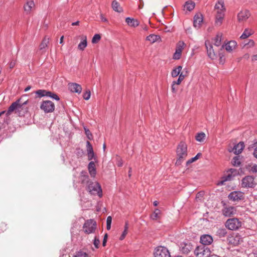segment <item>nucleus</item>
Here are the masks:
<instances>
[{
	"label": "nucleus",
	"mask_w": 257,
	"mask_h": 257,
	"mask_svg": "<svg viewBox=\"0 0 257 257\" xmlns=\"http://www.w3.org/2000/svg\"><path fill=\"white\" fill-rule=\"evenodd\" d=\"M177 160L176 164L180 165L182 162L185 160L187 156V145L184 142H180L178 145L177 150Z\"/></svg>",
	"instance_id": "f257e3e1"
},
{
	"label": "nucleus",
	"mask_w": 257,
	"mask_h": 257,
	"mask_svg": "<svg viewBox=\"0 0 257 257\" xmlns=\"http://www.w3.org/2000/svg\"><path fill=\"white\" fill-rule=\"evenodd\" d=\"M27 100H24L23 97H22L16 101L13 102L9 107L8 111H7V115H9L11 114L12 112L17 111H19L22 109V107L27 104L28 103Z\"/></svg>",
	"instance_id": "f03ea898"
},
{
	"label": "nucleus",
	"mask_w": 257,
	"mask_h": 257,
	"mask_svg": "<svg viewBox=\"0 0 257 257\" xmlns=\"http://www.w3.org/2000/svg\"><path fill=\"white\" fill-rule=\"evenodd\" d=\"M194 254L197 257H209L210 250L206 246L201 245L196 248Z\"/></svg>",
	"instance_id": "7ed1b4c3"
},
{
	"label": "nucleus",
	"mask_w": 257,
	"mask_h": 257,
	"mask_svg": "<svg viewBox=\"0 0 257 257\" xmlns=\"http://www.w3.org/2000/svg\"><path fill=\"white\" fill-rule=\"evenodd\" d=\"M96 221L92 219H88L83 224V230L87 234L93 233L96 228Z\"/></svg>",
	"instance_id": "20e7f679"
},
{
	"label": "nucleus",
	"mask_w": 257,
	"mask_h": 257,
	"mask_svg": "<svg viewBox=\"0 0 257 257\" xmlns=\"http://www.w3.org/2000/svg\"><path fill=\"white\" fill-rule=\"evenodd\" d=\"M241 226V222L236 218L228 219L225 222V226L230 230H236Z\"/></svg>",
	"instance_id": "39448f33"
},
{
	"label": "nucleus",
	"mask_w": 257,
	"mask_h": 257,
	"mask_svg": "<svg viewBox=\"0 0 257 257\" xmlns=\"http://www.w3.org/2000/svg\"><path fill=\"white\" fill-rule=\"evenodd\" d=\"M154 255V257H171L168 249L162 246H158L155 249Z\"/></svg>",
	"instance_id": "423d86ee"
},
{
	"label": "nucleus",
	"mask_w": 257,
	"mask_h": 257,
	"mask_svg": "<svg viewBox=\"0 0 257 257\" xmlns=\"http://www.w3.org/2000/svg\"><path fill=\"white\" fill-rule=\"evenodd\" d=\"M88 190L91 194H98L99 197L102 195L101 186L97 182L90 183L88 187Z\"/></svg>",
	"instance_id": "0eeeda50"
},
{
	"label": "nucleus",
	"mask_w": 257,
	"mask_h": 257,
	"mask_svg": "<svg viewBox=\"0 0 257 257\" xmlns=\"http://www.w3.org/2000/svg\"><path fill=\"white\" fill-rule=\"evenodd\" d=\"M214 10L215 14H225L226 8L224 0H217L215 5Z\"/></svg>",
	"instance_id": "6e6552de"
},
{
	"label": "nucleus",
	"mask_w": 257,
	"mask_h": 257,
	"mask_svg": "<svg viewBox=\"0 0 257 257\" xmlns=\"http://www.w3.org/2000/svg\"><path fill=\"white\" fill-rule=\"evenodd\" d=\"M40 108L45 112H51L54 110L55 105L54 103L50 100L43 101Z\"/></svg>",
	"instance_id": "1a4fd4ad"
},
{
	"label": "nucleus",
	"mask_w": 257,
	"mask_h": 257,
	"mask_svg": "<svg viewBox=\"0 0 257 257\" xmlns=\"http://www.w3.org/2000/svg\"><path fill=\"white\" fill-rule=\"evenodd\" d=\"M227 240L229 244L237 245L242 242V238L238 233H233L228 236Z\"/></svg>",
	"instance_id": "9d476101"
},
{
	"label": "nucleus",
	"mask_w": 257,
	"mask_h": 257,
	"mask_svg": "<svg viewBox=\"0 0 257 257\" xmlns=\"http://www.w3.org/2000/svg\"><path fill=\"white\" fill-rule=\"evenodd\" d=\"M250 13L247 10H242L237 14V19L238 22L243 23L250 17Z\"/></svg>",
	"instance_id": "9b49d317"
},
{
	"label": "nucleus",
	"mask_w": 257,
	"mask_h": 257,
	"mask_svg": "<svg viewBox=\"0 0 257 257\" xmlns=\"http://www.w3.org/2000/svg\"><path fill=\"white\" fill-rule=\"evenodd\" d=\"M254 178L250 176H247L243 178L242 180L241 186L242 187H253L255 185Z\"/></svg>",
	"instance_id": "f8f14e48"
},
{
	"label": "nucleus",
	"mask_w": 257,
	"mask_h": 257,
	"mask_svg": "<svg viewBox=\"0 0 257 257\" xmlns=\"http://www.w3.org/2000/svg\"><path fill=\"white\" fill-rule=\"evenodd\" d=\"M185 44L183 41H179L176 46V51L173 55V59L178 60L181 58L182 52L184 49Z\"/></svg>",
	"instance_id": "ddd939ff"
},
{
	"label": "nucleus",
	"mask_w": 257,
	"mask_h": 257,
	"mask_svg": "<svg viewBox=\"0 0 257 257\" xmlns=\"http://www.w3.org/2000/svg\"><path fill=\"white\" fill-rule=\"evenodd\" d=\"M244 197L243 193L240 191H234L230 193L228 196L230 200L236 201L243 199Z\"/></svg>",
	"instance_id": "4468645a"
},
{
	"label": "nucleus",
	"mask_w": 257,
	"mask_h": 257,
	"mask_svg": "<svg viewBox=\"0 0 257 257\" xmlns=\"http://www.w3.org/2000/svg\"><path fill=\"white\" fill-rule=\"evenodd\" d=\"M222 212L224 216L229 217L236 213V209L233 206H226L223 208Z\"/></svg>",
	"instance_id": "2eb2a0df"
},
{
	"label": "nucleus",
	"mask_w": 257,
	"mask_h": 257,
	"mask_svg": "<svg viewBox=\"0 0 257 257\" xmlns=\"http://www.w3.org/2000/svg\"><path fill=\"white\" fill-rule=\"evenodd\" d=\"M205 46L207 49L208 56L211 59H215L216 58V55L213 49L212 44H211L209 41H206Z\"/></svg>",
	"instance_id": "dca6fc26"
},
{
	"label": "nucleus",
	"mask_w": 257,
	"mask_h": 257,
	"mask_svg": "<svg viewBox=\"0 0 257 257\" xmlns=\"http://www.w3.org/2000/svg\"><path fill=\"white\" fill-rule=\"evenodd\" d=\"M50 37L47 36L44 37L41 43L39 45V50L41 51L42 54L44 53L46 51V48L48 47L49 43Z\"/></svg>",
	"instance_id": "f3484780"
},
{
	"label": "nucleus",
	"mask_w": 257,
	"mask_h": 257,
	"mask_svg": "<svg viewBox=\"0 0 257 257\" xmlns=\"http://www.w3.org/2000/svg\"><path fill=\"white\" fill-rule=\"evenodd\" d=\"M203 22V16L200 13L196 14L194 17V27L197 29L200 28Z\"/></svg>",
	"instance_id": "a211bd4d"
},
{
	"label": "nucleus",
	"mask_w": 257,
	"mask_h": 257,
	"mask_svg": "<svg viewBox=\"0 0 257 257\" xmlns=\"http://www.w3.org/2000/svg\"><path fill=\"white\" fill-rule=\"evenodd\" d=\"M69 89L72 92L80 94L82 91V87L80 85L76 83H69L68 84Z\"/></svg>",
	"instance_id": "6ab92c4d"
},
{
	"label": "nucleus",
	"mask_w": 257,
	"mask_h": 257,
	"mask_svg": "<svg viewBox=\"0 0 257 257\" xmlns=\"http://www.w3.org/2000/svg\"><path fill=\"white\" fill-rule=\"evenodd\" d=\"M213 241V239L212 237L209 235H203L200 237V242L202 243V245H206L211 244V243Z\"/></svg>",
	"instance_id": "aec40b11"
},
{
	"label": "nucleus",
	"mask_w": 257,
	"mask_h": 257,
	"mask_svg": "<svg viewBox=\"0 0 257 257\" xmlns=\"http://www.w3.org/2000/svg\"><path fill=\"white\" fill-rule=\"evenodd\" d=\"M181 248L183 253H188L192 249H193V246L190 242H184L181 244Z\"/></svg>",
	"instance_id": "412c9836"
},
{
	"label": "nucleus",
	"mask_w": 257,
	"mask_h": 257,
	"mask_svg": "<svg viewBox=\"0 0 257 257\" xmlns=\"http://www.w3.org/2000/svg\"><path fill=\"white\" fill-rule=\"evenodd\" d=\"M244 147V143L240 142L234 147L232 151L229 150V152L232 151L235 154H239L241 153Z\"/></svg>",
	"instance_id": "4be33fe9"
},
{
	"label": "nucleus",
	"mask_w": 257,
	"mask_h": 257,
	"mask_svg": "<svg viewBox=\"0 0 257 257\" xmlns=\"http://www.w3.org/2000/svg\"><path fill=\"white\" fill-rule=\"evenodd\" d=\"M87 152L88 160H91L94 157V154L92 145L89 141L86 142Z\"/></svg>",
	"instance_id": "5701e85b"
},
{
	"label": "nucleus",
	"mask_w": 257,
	"mask_h": 257,
	"mask_svg": "<svg viewBox=\"0 0 257 257\" xmlns=\"http://www.w3.org/2000/svg\"><path fill=\"white\" fill-rule=\"evenodd\" d=\"M225 14H215V25L216 26H220L224 20Z\"/></svg>",
	"instance_id": "b1692460"
},
{
	"label": "nucleus",
	"mask_w": 257,
	"mask_h": 257,
	"mask_svg": "<svg viewBox=\"0 0 257 257\" xmlns=\"http://www.w3.org/2000/svg\"><path fill=\"white\" fill-rule=\"evenodd\" d=\"M88 169L90 176L92 177H94L96 175V168L94 162L91 161L89 163Z\"/></svg>",
	"instance_id": "393cba45"
},
{
	"label": "nucleus",
	"mask_w": 257,
	"mask_h": 257,
	"mask_svg": "<svg viewBox=\"0 0 257 257\" xmlns=\"http://www.w3.org/2000/svg\"><path fill=\"white\" fill-rule=\"evenodd\" d=\"M222 33H218L212 40V43L217 47L221 45Z\"/></svg>",
	"instance_id": "a878e982"
},
{
	"label": "nucleus",
	"mask_w": 257,
	"mask_h": 257,
	"mask_svg": "<svg viewBox=\"0 0 257 257\" xmlns=\"http://www.w3.org/2000/svg\"><path fill=\"white\" fill-rule=\"evenodd\" d=\"M82 41L78 45V49L81 51H83L87 45V37L86 36H82Z\"/></svg>",
	"instance_id": "bb28decb"
},
{
	"label": "nucleus",
	"mask_w": 257,
	"mask_h": 257,
	"mask_svg": "<svg viewBox=\"0 0 257 257\" xmlns=\"http://www.w3.org/2000/svg\"><path fill=\"white\" fill-rule=\"evenodd\" d=\"M236 42L234 41H231L225 45V49L227 51L230 52L236 48Z\"/></svg>",
	"instance_id": "cd10ccee"
},
{
	"label": "nucleus",
	"mask_w": 257,
	"mask_h": 257,
	"mask_svg": "<svg viewBox=\"0 0 257 257\" xmlns=\"http://www.w3.org/2000/svg\"><path fill=\"white\" fill-rule=\"evenodd\" d=\"M125 22L128 25L131 27H136L139 25V23L137 20L130 18H126Z\"/></svg>",
	"instance_id": "c85d7f7f"
},
{
	"label": "nucleus",
	"mask_w": 257,
	"mask_h": 257,
	"mask_svg": "<svg viewBox=\"0 0 257 257\" xmlns=\"http://www.w3.org/2000/svg\"><path fill=\"white\" fill-rule=\"evenodd\" d=\"M34 6V2L33 1H29L24 6V10L27 13H30Z\"/></svg>",
	"instance_id": "c756f323"
},
{
	"label": "nucleus",
	"mask_w": 257,
	"mask_h": 257,
	"mask_svg": "<svg viewBox=\"0 0 257 257\" xmlns=\"http://www.w3.org/2000/svg\"><path fill=\"white\" fill-rule=\"evenodd\" d=\"M253 34V31L252 30L250 29H245L242 34L240 37V38L241 39H246L249 37L250 36H251V35H252Z\"/></svg>",
	"instance_id": "7c9ffc66"
},
{
	"label": "nucleus",
	"mask_w": 257,
	"mask_h": 257,
	"mask_svg": "<svg viewBox=\"0 0 257 257\" xmlns=\"http://www.w3.org/2000/svg\"><path fill=\"white\" fill-rule=\"evenodd\" d=\"M182 69V67L181 66H178L174 68L171 72L172 77H177L181 73Z\"/></svg>",
	"instance_id": "2f4dec72"
},
{
	"label": "nucleus",
	"mask_w": 257,
	"mask_h": 257,
	"mask_svg": "<svg viewBox=\"0 0 257 257\" xmlns=\"http://www.w3.org/2000/svg\"><path fill=\"white\" fill-rule=\"evenodd\" d=\"M246 169L249 172L253 173H257V164L254 163H250L246 166Z\"/></svg>",
	"instance_id": "473e14b6"
},
{
	"label": "nucleus",
	"mask_w": 257,
	"mask_h": 257,
	"mask_svg": "<svg viewBox=\"0 0 257 257\" xmlns=\"http://www.w3.org/2000/svg\"><path fill=\"white\" fill-rule=\"evenodd\" d=\"M111 6L113 10L115 12L119 13L122 12L121 7L120 6V5L117 1H113L112 3Z\"/></svg>",
	"instance_id": "72a5a7b5"
},
{
	"label": "nucleus",
	"mask_w": 257,
	"mask_h": 257,
	"mask_svg": "<svg viewBox=\"0 0 257 257\" xmlns=\"http://www.w3.org/2000/svg\"><path fill=\"white\" fill-rule=\"evenodd\" d=\"M160 39V37L158 35L151 34L148 36L146 39L147 41H150L151 43H153L157 41Z\"/></svg>",
	"instance_id": "f704fd0d"
},
{
	"label": "nucleus",
	"mask_w": 257,
	"mask_h": 257,
	"mask_svg": "<svg viewBox=\"0 0 257 257\" xmlns=\"http://www.w3.org/2000/svg\"><path fill=\"white\" fill-rule=\"evenodd\" d=\"M195 7V4L192 1H188L184 5V8L189 11H192Z\"/></svg>",
	"instance_id": "c9c22d12"
},
{
	"label": "nucleus",
	"mask_w": 257,
	"mask_h": 257,
	"mask_svg": "<svg viewBox=\"0 0 257 257\" xmlns=\"http://www.w3.org/2000/svg\"><path fill=\"white\" fill-rule=\"evenodd\" d=\"M128 222L127 221H126L125 223L124 230L119 238L120 240H122L125 238V236L126 235V234L128 233Z\"/></svg>",
	"instance_id": "e433bc0d"
},
{
	"label": "nucleus",
	"mask_w": 257,
	"mask_h": 257,
	"mask_svg": "<svg viewBox=\"0 0 257 257\" xmlns=\"http://www.w3.org/2000/svg\"><path fill=\"white\" fill-rule=\"evenodd\" d=\"M161 211L160 210L156 209L151 216L153 220H157L160 217Z\"/></svg>",
	"instance_id": "4c0bfd02"
},
{
	"label": "nucleus",
	"mask_w": 257,
	"mask_h": 257,
	"mask_svg": "<svg viewBox=\"0 0 257 257\" xmlns=\"http://www.w3.org/2000/svg\"><path fill=\"white\" fill-rule=\"evenodd\" d=\"M206 135L204 133H200L197 134L196 136V140L199 142H203L205 138Z\"/></svg>",
	"instance_id": "58836bf2"
},
{
	"label": "nucleus",
	"mask_w": 257,
	"mask_h": 257,
	"mask_svg": "<svg viewBox=\"0 0 257 257\" xmlns=\"http://www.w3.org/2000/svg\"><path fill=\"white\" fill-rule=\"evenodd\" d=\"M73 257H88V254L82 250H79L76 252L75 254Z\"/></svg>",
	"instance_id": "ea45409f"
},
{
	"label": "nucleus",
	"mask_w": 257,
	"mask_h": 257,
	"mask_svg": "<svg viewBox=\"0 0 257 257\" xmlns=\"http://www.w3.org/2000/svg\"><path fill=\"white\" fill-rule=\"evenodd\" d=\"M231 177V175L230 174H228L227 176L222 178V180L218 182L217 185H222L224 184V183L225 181H227L228 180H229L230 179V178Z\"/></svg>",
	"instance_id": "a19ab883"
},
{
	"label": "nucleus",
	"mask_w": 257,
	"mask_h": 257,
	"mask_svg": "<svg viewBox=\"0 0 257 257\" xmlns=\"http://www.w3.org/2000/svg\"><path fill=\"white\" fill-rule=\"evenodd\" d=\"M45 96L52 97L57 100H59V97H58V96L57 95H56V94L53 93L50 91H46V94Z\"/></svg>",
	"instance_id": "79ce46f5"
},
{
	"label": "nucleus",
	"mask_w": 257,
	"mask_h": 257,
	"mask_svg": "<svg viewBox=\"0 0 257 257\" xmlns=\"http://www.w3.org/2000/svg\"><path fill=\"white\" fill-rule=\"evenodd\" d=\"M101 39L100 35L99 34H95L92 38V43L93 44L97 43Z\"/></svg>",
	"instance_id": "37998d69"
},
{
	"label": "nucleus",
	"mask_w": 257,
	"mask_h": 257,
	"mask_svg": "<svg viewBox=\"0 0 257 257\" xmlns=\"http://www.w3.org/2000/svg\"><path fill=\"white\" fill-rule=\"evenodd\" d=\"M7 225L4 222L0 223V231L2 232H4L7 229Z\"/></svg>",
	"instance_id": "c03bdc74"
},
{
	"label": "nucleus",
	"mask_w": 257,
	"mask_h": 257,
	"mask_svg": "<svg viewBox=\"0 0 257 257\" xmlns=\"http://www.w3.org/2000/svg\"><path fill=\"white\" fill-rule=\"evenodd\" d=\"M91 95V93L90 90H87L85 93L83 94V98L85 100H88Z\"/></svg>",
	"instance_id": "a18cd8bd"
},
{
	"label": "nucleus",
	"mask_w": 257,
	"mask_h": 257,
	"mask_svg": "<svg viewBox=\"0 0 257 257\" xmlns=\"http://www.w3.org/2000/svg\"><path fill=\"white\" fill-rule=\"evenodd\" d=\"M178 85L176 84L174 82H172V85H171V91L173 93H176L177 90H178Z\"/></svg>",
	"instance_id": "49530a36"
},
{
	"label": "nucleus",
	"mask_w": 257,
	"mask_h": 257,
	"mask_svg": "<svg viewBox=\"0 0 257 257\" xmlns=\"http://www.w3.org/2000/svg\"><path fill=\"white\" fill-rule=\"evenodd\" d=\"M240 163L237 157H235L233 159L232 164L234 166H238L240 165Z\"/></svg>",
	"instance_id": "de8ad7c7"
},
{
	"label": "nucleus",
	"mask_w": 257,
	"mask_h": 257,
	"mask_svg": "<svg viewBox=\"0 0 257 257\" xmlns=\"http://www.w3.org/2000/svg\"><path fill=\"white\" fill-rule=\"evenodd\" d=\"M36 94L41 97L45 96L46 94V90H38L36 91Z\"/></svg>",
	"instance_id": "09e8293b"
},
{
	"label": "nucleus",
	"mask_w": 257,
	"mask_h": 257,
	"mask_svg": "<svg viewBox=\"0 0 257 257\" xmlns=\"http://www.w3.org/2000/svg\"><path fill=\"white\" fill-rule=\"evenodd\" d=\"M84 130H85V134H86L87 138L89 140H91L92 138V134H91V132H90V131L88 129H86V128H84Z\"/></svg>",
	"instance_id": "8fccbe9b"
},
{
	"label": "nucleus",
	"mask_w": 257,
	"mask_h": 257,
	"mask_svg": "<svg viewBox=\"0 0 257 257\" xmlns=\"http://www.w3.org/2000/svg\"><path fill=\"white\" fill-rule=\"evenodd\" d=\"M99 243L100 241L99 240V238L97 236H95L94 239L93 244L96 248H98Z\"/></svg>",
	"instance_id": "3c124183"
},
{
	"label": "nucleus",
	"mask_w": 257,
	"mask_h": 257,
	"mask_svg": "<svg viewBox=\"0 0 257 257\" xmlns=\"http://www.w3.org/2000/svg\"><path fill=\"white\" fill-rule=\"evenodd\" d=\"M201 156L200 153H198L195 157L192 158L190 160L188 161V163H192L197 160L199 157Z\"/></svg>",
	"instance_id": "603ef678"
},
{
	"label": "nucleus",
	"mask_w": 257,
	"mask_h": 257,
	"mask_svg": "<svg viewBox=\"0 0 257 257\" xmlns=\"http://www.w3.org/2000/svg\"><path fill=\"white\" fill-rule=\"evenodd\" d=\"M250 257H257V249H254L252 252L249 254Z\"/></svg>",
	"instance_id": "864d4df0"
},
{
	"label": "nucleus",
	"mask_w": 257,
	"mask_h": 257,
	"mask_svg": "<svg viewBox=\"0 0 257 257\" xmlns=\"http://www.w3.org/2000/svg\"><path fill=\"white\" fill-rule=\"evenodd\" d=\"M107 237H108L107 234L106 233L104 235V238H103V242H102V245L103 246H105L106 245V243L107 242Z\"/></svg>",
	"instance_id": "5fc2aeb1"
},
{
	"label": "nucleus",
	"mask_w": 257,
	"mask_h": 257,
	"mask_svg": "<svg viewBox=\"0 0 257 257\" xmlns=\"http://www.w3.org/2000/svg\"><path fill=\"white\" fill-rule=\"evenodd\" d=\"M247 45H248L250 47H252L254 46L255 43H254V42L253 41V40H250L249 41Z\"/></svg>",
	"instance_id": "6e6d98bb"
},
{
	"label": "nucleus",
	"mask_w": 257,
	"mask_h": 257,
	"mask_svg": "<svg viewBox=\"0 0 257 257\" xmlns=\"http://www.w3.org/2000/svg\"><path fill=\"white\" fill-rule=\"evenodd\" d=\"M178 76H179V78L181 80H182V81L184 80V78H185V77H186V75H184V74H183V73H182V72H181V73H180V74H179Z\"/></svg>",
	"instance_id": "4d7b16f0"
},
{
	"label": "nucleus",
	"mask_w": 257,
	"mask_h": 257,
	"mask_svg": "<svg viewBox=\"0 0 257 257\" xmlns=\"http://www.w3.org/2000/svg\"><path fill=\"white\" fill-rule=\"evenodd\" d=\"M112 221V218L110 216H109L107 217L106 219V224H111Z\"/></svg>",
	"instance_id": "13d9d810"
},
{
	"label": "nucleus",
	"mask_w": 257,
	"mask_h": 257,
	"mask_svg": "<svg viewBox=\"0 0 257 257\" xmlns=\"http://www.w3.org/2000/svg\"><path fill=\"white\" fill-rule=\"evenodd\" d=\"M182 81V80H181L179 78H178L177 81H174L173 82H174L177 85H179L181 84Z\"/></svg>",
	"instance_id": "bf43d9fd"
},
{
	"label": "nucleus",
	"mask_w": 257,
	"mask_h": 257,
	"mask_svg": "<svg viewBox=\"0 0 257 257\" xmlns=\"http://www.w3.org/2000/svg\"><path fill=\"white\" fill-rule=\"evenodd\" d=\"M100 18H101V20L102 21L104 22H107V20L106 19V18H105V17H104V16H103L102 14H101L100 15Z\"/></svg>",
	"instance_id": "052dcab7"
},
{
	"label": "nucleus",
	"mask_w": 257,
	"mask_h": 257,
	"mask_svg": "<svg viewBox=\"0 0 257 257\" xmlns=\"http://www.w3.org/2000/svg\"><path fill=\"white\" fill-rule=\"evenodd\" d=\"M251 61L252 62H254V61H257V54L256 55H254L252 56L251 57Z\"/></svg>",
	"instance_id": "680f3d73"
},
{
	"label": "nucleus",
	"mask_w": 257,
	"mask_h": 257,
	"mask_svg": "<svg viewBox=\"0 0 257 257\" xmlns=\"http://www.w3.org/2000/svg\"><path fill=\"white\" fill-rule=\"evenodd\" d=\"M253 155L257 159V147L254 149Z\"/></svg>",
	"instance_id": "e2e57ef3"
},
{
	"label": "nucleus",
	"mask_w": 257,
	"mask_h": 257,
	"mask_svg": "<svg viewBox=\"0 0 257 257\" xmlns=\"http://www.w3.org/2000/svg\"><path fill=\"white\" fill-rule=\"evenodd\" d=\"M79 25V21H77L76 22H73L72 23V26H78Z\"/></svg>",
	"instance_id": "0e129e2a"
},
{
	"label": "nucleus",
	"mask_w": 257,
	"mask_h": 257,
	"mask_svg": "<svg viewBox=\"0 0 257 257\" xmlns=\"http://www.w3.org/2000/svg\"><path fill=\"white\" fill-rule=\"evenodd\" d=\"M249 57V55L248 54H245V55H244V56H243V58H244V59H248Z\"/></svg>",
	"instance_id": "69168bd1"
},
{
	"label": "nucleus",
	"mask_w": 257,
	"mask_h": 257,
	"mask_svg": "<svg viewBox=\"0 0 257 257\" xmlns=\"http://www.w3.org/2000/svg\"><path fill=\"white\" fill-rule=\"evenodd\" d=\"M142 28L145 31H148V27L146 25L142 26Z\"/></svg>",
	"instance_id": "338daca9"
},
{
	"label": "nucleus",
	"mask_w": 257,
	"mask_h": 257,
	"mask_svg": "<svg viewBox=\"0 0 257 257\" xmlns=\"http://www.w3.org/2000/svg\"><path fill=\"white\" fill-rule=\"evenodd\" d=\"M201 195L202 194L201 193H198L197 195H196V199H198L200 197H201Z\"/></svg>",
	"instance_id": "774afa93"
}]
</instances>
